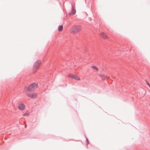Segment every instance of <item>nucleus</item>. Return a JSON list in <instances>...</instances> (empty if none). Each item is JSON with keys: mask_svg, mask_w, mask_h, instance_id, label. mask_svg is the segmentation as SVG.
I'll use <instances>...</instances> for the list:
<instances>
[{"mask_svg": "<svg viewBox=\"0 0 150 150\" xmlns=\"http://www.w3.org/2000/svg\"><path fill=\"white\" fill-rule=\"evenodd\" d=\"M82 26L80 25H74L73 26L70 30V32L75 34L79 32L82 29Z\"/></svg>", "mask_w": 150, "mask_h": 150, "instance_id": "1", "label": "nucleus"}, {"mask_svg": "<svg viewBox=\"0 0 150 150\" xmlns=\"http://www.w3.org/2000/svg\"><path fill=\"white\" fill-rule=\"evenodd\" d=\"M18 108L20 110H23L25 108V105L22 103H18Z\"/></svg>", "mask_w": 150, "mask_h": 150, "instance_id": "2", "label": "nucleus"}, {"mask_svg": "<svg viewBox=\"0 0 150 150\" xmlns=\"http://www.w3.org/2000/svg\"><path fill=\"white\" fill-rule=\"evenodd\" d=\"M27 95L29 97L32 98H35L37 97V95L35 93H27Z\"/></svg>", "mask_w": 150, "mask_h": 150, "instance_id": "3", "label": "nucleus"}, {"mask_svg": "<svg viewBox=\"0 0 150 150\" xmlns=\"http://www.w3.org/2000/svg\"><path fill=\"white\" fill-rule=\"evenodd\" d=\"M100 37L103 39H108V38L107 34L104 32H102L100 34Z\"/></svg>", "mask_w": 150, "mask_h": 150, "instance_id": "4", "label": "nucleus"}, {"mask_svg": "<svg viewBox=\"0 0 150 150\" xmlns=\"http://www.w3.org/2000/svg\"><path fill=\"white\" fill-rule=\"evenodd\" d=\"M41 64V62L40 61H37L35 63L34 65V68L35 69L38 68Z\"/></svg>", "mask_w": 150, "mask_h": 150, "instance_id": "5", "label": "nucleus"}, {"mask_svg": "<svg viewBox=\"0 0 150 150\" xmlns=\"http://www.w3.org/2000/svg\"><path fill=\"white\" fill-rule=\"evenodd\" d=\"M34 89V88L32 84L29 85L28 87V90L29 91H32Z\"/></svg>", "mask_w": 150, "mask_h": 150, "instance_id": "6", "label": "nucleus"}, {"mask_svg": "<svg viewBox=\"0 0 150 150\" xmlns=\"http://www.w3.org/2000/svg\"><path fill=\"white\" fill-rule=\"evenodd\" d=\"M100 77L102 78L103 80H104L107 78V76L103 74H101L100 75Z\"/></svg>", "mask_w": 150, "mask_h": 150, "instance_id": "7", "label": "nucleus"}, {"mask_svg": "<svg viewBox=\"0 0 150 150\" xmlns=\"http://www.w3.org/2000/svg\"><path fill=\"white\" fill-rule=\"evenodd\" d=\"M74 79L77 81H80L81 80V79L79 76L75 75H74Z\"/></svg>", "mask_w": 150, "mask_h": 150, "instance_id": "8", "label": "nucleus"}, {"mask_svg": "<svg viewBox=\"0 0 150 150\" xmlns=\"http://www.w3.org/2000/svg\"><path fill=\"white\" fill-rule=\"evenodd\" d=\"M76 13V10L73 8L72 7L71 12V15H74Z\"/></svg>", "mask_w": 150, "mask_h": 150, "instance_id": "9", "label": "nucleus"}, {"mask_svg": "<svg viewBox=\"0 0 150 150\" xmlns=\"http://www.w3.org/2000/svg\"><path fill=\"white\" fill-rule=\"evenodd\" d=\"M63 26L62 25H59L58 26V30L59 31H61L63 30Z\"/></svg>", "mask_w": 150, "mask_h": 150, "instance_id": "10", "label": "nucleus"}, {"mask_svg": "<svg viewBox=\"0 0 150 150\" xmlns=\"http://www.w3.org/2000/svg\"><path fill=\"white\" fill-rule=\"evenodd\" d=\"M68 76L69 78L74 79V74H69L68 75Z\"/></svg>", "mask_w": 150, "mask_h": 150, "instance_id": "11", "label": "nucleus"}, {"mask_svg": "<svg viewBox=\"0 0 150 150\" xmlns=\"http://www.w3.org/2000/svg\"><path fill=\"white\" fill-rule=\"evenodd\" d=\"M91 68L93 69L96 71H97L98 70V68L95 66H92Z\"/></svg>", "mask_w": 150, "mask_h": 150, "instance_id": "12", "label": "nucleus"}, {"mask_svg": "<svg viewBox=\"0 0 150 150\" xmlns=\"http://www.w3.org/2000/svg\"><path fill=\"white\" fill-rule=\"evenodd\" d=\"M34 88V89L36 88L37 87L38 85L37 84L35 83H33L32 84Z\"/></svg>", "mask_w": 150, "mask_h": 150, "instance_id": "13", "label": "nucleus"}, {"mask_svg": "<svg viewBox=\"0 0 150 150\" xmlns=\"http://www.w3.org/2000/svg\"><path fill=\"white\" fill-rule=\"evenodd\" d=\"M29 113L28 112H26L23 115V116H28L29 115Z\"/></svg>", "mask_w": 150, "mask_h": 150, "instance_id": "14", "label": "nucleus"}, {"mask_svg": "<svg viewBox=\"0 0 150 150\" xmlns=\"http://www.w3.org/2000/svg\"><path fill=\"white\" fill-rule=\"evenodd\" d=\"M147 84L149 85V87H150V84H149V83H147Z\"/></svg>", "mask_w": 150, "mask_h": 150, "instance_id": "15", "label": "nucleus"}, {"mask_svg": "<svg viewBox=\"0 0 150 150\" xmlns=\"http://www.w3.org/2000/svg\"><path fill=\"white\" fill-rule=\"evenodd\" d=\"M26 127V125H25V127Z\"/></svg>", "mask_w": 150, "mask_h": 150, "instance_id": "16", "label": "nucleus"}]
</instances>
